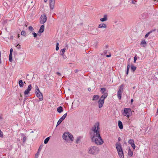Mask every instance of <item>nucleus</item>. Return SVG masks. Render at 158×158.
<instances>
[{
  "label": "nucleus",
  "mask_w": 158,
  "mask_h": 158,
  "mask_svg": "<svg viewBox=\"0 0 158 158\" xmlns=\"http://www.w3.org/2000/svg\"><path fill=\"white\" fill-rule=\"evenodd\" d=\"M99 125L98 122L96 123L91 128L89 134L92 142L97 145H101L104 141L100 136Z\"/></svg>",
  "instance_id": "f257e3e1"
},
{
  "label": "nucleus",
  "mask_w": 158,
  "mask_h": 158,
  "mask_svg": "<svg viewBox=\"0 0 158 158\" xmlns=\"http://www.w3.org/2000/svg\"><path fill=\"white\" fill-rule=\"evenodd\" d=\"M100 151L99 148L95 146H91L87 149L88 153L89 154L95 155L98 154Z\"/></svg>",
  "instance_id": "f03ea898"
},
{
  "label": "nucleus",
  "mask_w": 158,
  "mask_h": 158,
  "mask_svg": "<svg viewBox=\"0 0 158 158\" xmlns=\"http://www.w3.org/2000/svg\"><path fill=\"white\" fill-rule=\"evenodd\" d=\"M116 149L118 151L119 157L120 158H124L122 147L120 143H117L116 144Z\"/></svg>",
  "instance_id": "7ed1b4c3"
},
{
  "label": "nucleus",
  "mask_w": 158,
  "mask_h": 158,
  "mask_svg": "<svg viewBox=\"0 0 158 158\" xmlns=\"http://www.w3.org/2000/svg\"><path fill=\"white\" fill-rule=\"evenodd\" d=\"M108 96V93H106L104 95L102 96L100 99L98 101V107L99 108H102L104 104V101L105 99Z\"/></svg>",
  "instance_id": "20e7f679"
},
{
  "label": "nucleus",
  "mask_w": 158,
  "mask_h": 158,
  "mask_svg": "<svg viewBox=\"0 0 158 158\" xmlns=\"http://www.w3.org/2000/svg\"><path fill=\"white\" fill-rule=\"evenodd\" d=\"M123 114L125 116L128 117L131 114V109L130 108H124Z\"/></svg>",
  "instance_id": "39448f33"
},
{
  "label": "nucleus",
  "mask_w": 158,
  "mask_h": 158,
  "mask_svg": "<svg viewBox=\"0 0 158 158\" xmlns=\"http://www.w3.org/2000/svg\"><path fill=\"white\" fill-rule=\"evenodd\" d=\"M47 19V17L45 15H41L40 18V23L43 24L46 21Z\"/></svg>",
  "instance_id": "423d86ee"
},
{
  "label": "nucleus",
  "mask_w": 158,
  "mask_h": 158,
  "mask_svg": "<svg viewBox=\"0 0 158 158\" xmlns=\"http://www.w3.org/2000/svg\"><path fill=\"white\" fill-rule=\"evenodd\" d=\"M67 115V113H66L65 114L58 120V121L57 125H56V127L59 125L60 123L62 122V121L65 118H66V116Z\"/></svg>",
  "instance_id": "0eeeda50"
},
{
  "label": "nucleus",
  "mask_w": 158,
  "mask_h": 158,
  "mask_svg": "<svg viewBox=\"0 0 158 158\" xmlns=\"http://www.w3.org/2000/svg\"><path fill=\"white\" fill-rule=\"evenodd\" d=\"M36 96L39 99L40 101H42L43 99V96L42 93L40 92L35 93Z\"/></svg>",
  "instance_id": "6e6552de"
},
{
  "label": "nucleus",
  "mask_w": 158,
  "mask_h": 158,
  "mask_svg": "<svg viewBox=\"0 0 158 158\" xmlns=\"http://www.w3.org/2000/svg\"><path fill=\"white\" fill-rule=\"evenodd\" d=\"M55 0H49L50 7L51 9L54 8Z\"/></svg>",
  "instance_id": "1a4fd4ad"
},
{
  "label": "nucleus",
  "mask_w": 158,
  "mask_h": 158,
  "mask_svg": "<svg viewBox=\"0 0 158 158\" xmlns=\"http://www.w3.org/2000/svg\"><path fill=\"white\" fill-rule=\"evenodd\" d=\"M32 89V86L31 85H29L27 87V89L24 92V94L25 95L26 94H27L28 93H29V92L31 91Z\"/></svg>",
  "instance_id": "9d476101"
},
{
  "label": "nucleus",
  "mask_w": 158,
  "mask_h": 158,
  "mask_svg": "<svg viewBox=\"0 0 158 158\" xmlns=\"http://www.w3.org/2000/svg\"><path fill=\"white\" fill-rule=\"evenodd\" d=\"M69 135V132H64L63 135L62 137L64 139L66 140V141H68V139H67V136Z\"/></svg>",
  "instance_id": "9b49d317"
},
{
  "label": "nucleus",
  "mask_w": 158,
  "mask_h": 158,
  "mask_svg": "<svg viewBox=\"0 0 158 158\" xmlns=\"http://www.w3.org/2000/svg\"><path fill=\"white\" fill-rule=\"evenodd\" d=\"M44 25H42L41 26L40 28V29L38 33V35H39V33H42L44 32Z\"/></svg>",
  "instance_id": "f8f14e48"
},
{
  "label": "nucleus",
  "mask_w": 158,
  "mask_h": 158,
  "mask_svg": "<svg viewBox=\"0 0 158 158\" xmlns=\"http://www.w3.org/2000/svg\"><path fill=\"white\" fill-rule=\"evenodd\" d=\"M98 32L97 29H93L91 31V34L93 35H96L98 33Z\"/></svg>",
  "instance_id": "ddd939ff"
},
{
  "label": "nucleus",
  "mask_w": 158,
  "mask_h": 158,
  "mask_svg": "<svg viewBox=\"0 0 158 158\" xmlns=\"http://www.w3.org/2000/svg\"><path fill=\"white\" fill-rule=\"evenodd\" d=\"M107 16L106 15H104L103 18L100 19V20L101 22H104L107 21Z\"/></svg>",
  "instance_id": "4468645a"
},
{
  "label": "nucleus",
  "mask_w": 158,
  "mask_h": 158,
  "mask_svg": "<svg viewBox=\"0 0 158 158\" xmlns=\"http://www.w3.org/2000/svg\"><path fill=\"white\" fill-rule=\"evenodd\" d=\"M29 2H31V6H29V7L30 6H32L34 5V4L33 3V1H31L30 0H27L26 1L25 5H26L27 3H29Z\"/></svg>",
  "instance_id": "2eb2a0df"
},
{
  "label": "nucleus",
  "mask_w": 158,
  "mask_h": 158,
  "mask_svg": "<svg viewBox=\"0 0 158 158\" xmlns=\"http://www.w3.org/2000/svg\"><path fill=\"white\" fill-rule=\"evenodd\" d=\"M118 126L119 128L120 129H122L123 128V125L122 123L120 121H118Z\"/></svg>",
  "instance_id": "dca6fc26"
},
{
  "label": "nucleus",
  "mask_w": 158,
  "mask_h": 158,
  "mask_svg": "<svg viewBox=\"0 0 158 158\" xmlns=\"http://www.w3.org/2000/svg\"><path fill=\"white\" fill-rule=\"evenodd\" d=\"M99 96L98 95H94L93 96V98L92 99L93 101H97V100L99 98Z\"/></svg>",
  "instance_id": "f3484780"
},
{
  "label": "nucleus",
  "mask_w": 158,
  "mask_h": 158,
  "mask_svg": "<svg viewBox=\"0 0 158 158\" xmlns=\"http://www.w3.org/2000/svg\"><path fill=\"white\" fill-rule=\"evenodd\" d=\"M106 25L104 23H101L98 26V27L100 28H106Z\"/></svg>",
  "instance_id": "a211bd4d"
},
{
  "label": "nucleus",
  "mask_w": 158,
  "mask_h": 158,
  "mask_svg": "<svg viewBox=\"0 0 158 158\" xmlns=\"http://www.w3.org/2000/svg\"><path fill=\"white\" fill-rule=\"evenodd\" d=\"M106 91V88H101L100 89V91L101 92L102 94H103V95L106 93H105V92Z\"/></svg>",
  "instance_id": "6ab92c4d"
},
{
  "label": "nucleus",
  "mask_w": 158,
  "mask_h": 158,
  "mask_svg": "<svg viewBox=\"0 0 158 158\" xmlns=\"http://www.w3.org/2000/svg\"><path fill=\"white\" fill-rule=\"evenodd\" d=\"M122 92L118 91L117 92V96L119 100H120L121 98V95Z\"/></svg>",
  "instance_id": "aec40b11"
},
{
  "label": "nucleus",
  "mask_w": 158,
  "mask_h": 158,
  "mask_svg": "<svg viewBox=\"0 0 158 158\" xmlns=\"http://www.w3.org/2000/svg\"><path fill=\"white\" fill-rule=\"evenodd\" d=\"M136 67L134 66L133 64H132L131 65V69L132 71L134 72L136 70Z\"/></svg>",
  "instance_id": "412c9836"
},
{
  "label": "nucleus",
  "mask_w": 158,
  "mask_h": 158,
  "mask_svg": "<svg viewBox=\"0 0 158 158\" xmlns=\"http://www.w3.org/2000/svg\"><path fill=\"white\" fill-rule=\"evenodd\" d=\"M57 110L59 113H60L63 111V107L60 106L57 108Z\"/></svg>",
  "instance_id": "4be33fe9"
},
{
  "label": "nucleus",
  "mask_w": 158,
  "mask_h": 158,
  "mask_svg": "<svg viewBox=\"0 0 158 158\" xmlns=\"http://www.w3.org/2000/svg\"><path fill=\"white\" fill-rule=\"evenodd\" d=\"M40 92V91L39 90L38 87L37 86V85H35V93H37V92Z\"/></svg>",
  "instance_id": "5701e85b"
},
{
  "label": "nucleus",
  "mask_w": 158,
  "mask_h": 158,
  "mask_svg": "<svg viewBox=\"0 0 158 158\" xmlns=\"http://www.w3.org/2000/svg\"><path fill=\"white\" fill-rule=\"evenodd\" d=\"M141 44L143 45V47H145L146 46L147 44V43L145 41V40H142L141 42Z\"/></svg>",
  "instance_id": "b1692460"
},
{
  "label": "nucleus",
  "mask_w": 158,
  "mask_h": 158,
  "mask_svg": "<svg viewBox=\"0 0 158 158\" xmlns=\"http://www.w3.org/2000/svg\"><path fill=\"white\" fill-rule=\"evenodd\" d=\"M19 84L20 87H23L24 85L23 82V81L22 80H20L19 81Z\"/></svg>",
  "instance_id": "393cba45"
},
{
  "label": "nucleus",
  "mask_w": 158,
  "mask_h": 158,
  "mask_svg": "<svg viewBox=\"0 0 158 158\" xmlns=\"http://www.w3.org/2000/svg\"><path fill=\"white\" fill-rule=\"evenodd\" d=\"M65 50V48H63L61 49L60 52V54L62 56H63Z\"/></svg>",
  "instance_id": "a878e982"
},
{
  "label": "nucleus",
  "mask_w": 158,
  "mask_h": 158,
  "mask_svg": "<svg viewBox=\"0 0 158 158\" xmlns=\"http://www.w3.org/2000/svg\"><path fill=\"white\" fill-rule=\"evenodd\" d=\"M128 155L130 156H132L133 155V152L131 150L130 148H129L128 151Z\"/></svg>",
  "instance_id": "bb28decb"
},
{
  "label": "nucleus",
  "mask_w": 158,
  "mask_h": 158,
  "mask_svg": "<svg viewBox=\"0 0 158 158\" xmlns=\"http://www.w3.org/2000/svg\"><path fill=\"white\" fill-rule=\"evenodd\" d=\"M124 85L122 84L120 86H119V89L118 91H121L122 92L123 90V87Z\"/></svg>",
  "instance_id": "cd10ccee"
},
{
  "label": "nucleus",
  "mask_w": 158,
  "mask_h": 158,
  "mask_svg": "<svg viewBox=\"0 0 158 158\" xmlns=\"http://www.w3.org/2000/svg\"><path fill=\"white\" fill-rule=\"evenodd\" d=\"M67 138H69L71 140V141H73V135L71 134H70L69 133V135L68 136H67Z\"/></svg>",
  "instance_id": "c85d7f7f"
},
{
  "label": "nucleus",
  "mask_w": 158,
  "mask_h": 158,
  "mask_svg": "<svg viewBox=\"0 0 158 158\" xmlns=\"http://www.w3.org/2000/svg\"><path fill=\"white\" fill-rule=\"evenodd\" d=\"M130 67V64L129 62V64H127V72H126V74L127 75L129 71V69Z\"/></svg>",
  "instance_id": "c756f323"
},
{
  "label": "nucleus",
  "mask_w": 158,
  "mask_h": 158,
  "mask_svg": "<svg viewBox=\"0 0 158 158\" xmlns=\"http://www.w3.org/2000/svg\"><path fill=\"white\" fill-rule=\"evenodd\" d=\"M50 139V137L47 138L44 140V143L45 144H47Z\"/></svg>",
  "instance_id": "7c9ffc66"
},
{
  "label": "nucleus",
  "mask_w": 158,
  "mask_h": 158,
  "mask_svg": "<svg viewBox=\"0 0 158 158\" xmlns=\"http://www.w3.org/2000/svg\"><path fill=\"white\" fill-rule=\"evenodd\" d=\"M128 143L130 144L131 145L134 143V141L133 139H130L128 141Z\"/></svg>",
  "instance_id": "2f4dec72"
},
{
  "label": "nucleus",
  "mask_w": 158,
  "mask_h": 158,
  "mask_svg": "<svg viewBox=\"0 0 158 158\" xmlns=\"http://www.w3.org/2000/svg\"><path fill=\"white\" fill-rule=\"evenodd\" d=\"M9 59L10 61L11 62L12 59V54H10L9 56Z\"/></svg>",
  "instance_id": "473e14b6"
},
{
  "label": "nucleus",
  "mask_w": 158,
  "mask_h": 158,
  "mask_svg": "<svg viewBox=\"0 0 158 158\" xmlns=\"http://www.w3.org/2000/svg\"><path fill=\"white\" fill-rule=\"evenodd\" d=\"M28 29H29V30L30 31H32L34 30V29H33V27L31 26H30L28 27Z\"/></svg>",
  "instance_id": "72a5a7b5"
},
{
  "label": "nucleus",
  "mask_w": 158,
  "mask_h": 158,
  "mask_svg": "<svg viewBox=\"0 0 158 158\" xmlns=\"http://www.w3.org/2000/svg\"><path fill=\"white\" fill-rule=\"evenodd\" d=\"M21 35H23L24 36H25V35H26V32H25V31H21Z\"/></svg>",
  "instance_id": "f704fd0d"
},
{
  "label": "nucleus",
  "mask_w": 158,
  "mask_h": 158,
  "mask_svg": "<svg viewBox=\"0 0 158 158\" xmlns=\"http://www.w3.org/2000/svg\"><path fill=\"white\" fill-rule=\"evenodd\" d=\"M151 33L149 31L147 33L146 35L145 36V38H147L148 35H149V34Z\"/></svg>",
  "instance_id": "c9c22d12"
},
{
  "label": "nucleus",
  "mask_w": 158,
  "mask_h": 158,
  "mask_svg": "<svg viewBox=\"0 0 158 158\" xmlns=\"http://www.w3.org/2000/svg\"><path fill=\"white\" fill-rule=\"evenodd\" d=\"M32 34L33 35V36H34V37L35 38L37 37V34L36 33H35L34 32H33Z\"/></svg>",
  "instance_id": "e433bc0d"
},
{
  "label": "nucleus",
  "mask_w": 158,
  "mask_h": 158,
  "mask_svg": "<svg viewBox=\"0 0 158 158\" xmlns=\"http://www.w3.org/2000/svg\"><path fill=\"white\" fill-rule=\"evenodd\" d=\"M26 140V136H24L23 138V143L25 142Z\"/></svg>",
  "instance_id": "4c0bfd02"
},
{
  "label": "nucleus",
  "mask_w": 158,
  "mask_h": 158,
  "mask_svg": "<svg viewBox=\"0 0 158 158\" xmlns=\"http://www.w3.org/2000/svg\"><path fill=\"white\" fill-rule=\"evenodd\" d=\"M80 140V137H78L77 138L76 140V142L77 143H78V141H79Z\"/></svg>",
  "instance_id": "58836bf2"
},
{
  "label": "nucleus",
  "mask_w": 158,
  "mask_h": 158,
  "mask_svg": "<svg viewBox=\"0 0 158 158\" xmlns=\"http://www.w3.org/2000/svg\"><path fill=\"white\" fill-rule=\"evenodd\" d=\"M17 48L18 49H20L21 48V46L19 44H18L16 46Z\"/></svg>",
  "instance_id": "ea45409f"
},
{
  "label": "nucleus",
  "mask_w": 158,
  "mask_h": 158,
  "mask_svg": "<svg viewBox=\"0 0 158 158\" xmlns=\"http://www.w3.org/2000/svg\"><path fill=\"white\" fill-rule=\"evenodd\" d=\"M132 147L134 149L135 148V143H133V144H132L131 145Z\"/></svg>",
  "instance_id": "a19ab883"
},
{
  "label": "nucleus",
  "mask_w": 158,
  "mask_h": 158,
  "mask_svg": "<svg viewBox=\"0 0 158 158\" xmlns=\"http://www.w3.org/2000/svg\"><path fill=\"white\" fill-rule=\"evenodd\" d=\"M39 155L38 153H36L35 155V158H38Z\"/></svg>",
  "instance_id": "79ce46f5"
},
{
  "label": "nucleus",
  "mask_w": 158,
  "mask_h": 158,
  "mask_svg": "<svg viewBox=\"0 0 158 158\" xmlns=\"http://www.w3.org/2000/svg\"><path fill=\"white\" fill-rule=\"evenodd\" d=\"M43 147V144L41 145L40 146L39 148V150H41L42 149V148Z\"/></svg>",
  "instance_id": "37998d69"
},
{
  "label": "nucleus",
  "mask_w": 158,
  "mask_h": 158,
  "mask_svg": "<svg viewBox=\"0 0 158 158\" xmlns=\"http://www.w3.org/2000/svg\"><path fill=\"white\" fill-rule=\"evenodd\" d=\"M137 57L136 56H135V57H134V63H135L136 61L137 60Z\"/></svg>",
  "instance_id": "c03bdc74"
},
{
  "label": "nucleus",
  "mask_w": 158,
  "mask_h": 158,
  "mask_svg": "<svg viewBox=\"0 0 158 158\" xmlns=\"http://www.w3.org/2000/svg\"><path fill=\"white\" fill-rule=\"evenodd\" d=\"M0 136L1 137H3V134L2 133V131L0 130Z\"/></svg>",
  "instance_id": "a18cd8bd"
},
{
  "label": "nucleus",
  "mask_w": 158,
  "mask_h": 158,
  "mask_svg": "<svg viewBox=\"0 0 158 158\" xmlns=\"http://www.w3.org/2000/svg\"><path fill=\"white\" fill-rule=\"evenodd\" d=\"M56 74L58 75L59 76H61V74H60V73L59 72H57L56 73Z\"/></svg>",
  "instance_id": "49530a36"
},
{
  "label": "nucleus",
  "mask_w": 158,
  "mask_h": 158,
  "mask_svg": "<svg viewBox=\"0 0 158 158\" xmlns=\"http://www.w3.org/2000/svg\"><path fill=\"white\" fill-rule=\"evenodd\" d=\"M156 29H153L150 31L149 32H150L151 33H152L153 31H156Z\"/></svg>",
  "instance_id": "de8ad7c7"
},
{
  "label": "nucleus",
  "mask_w": 158,
  "mask_h": 158,
  "mask_svg": "<svg viewBox=\"0 0 158 158\" xmlns=\"http://www.w3.org/2000/svg\"><path fill=\"white\" fill-rule=\"evenodd\" d=\"M136 1L134 0H133L132 1H131V3L133 4H135V2H136Z\"/></svg>",
  "instance_id": "09e8293b"
},
{
  "label": "nucleus",
  "mask_w": 158,
  "mask_h": 158,
  "mask_svg": "<svg viewBox=\"0 0 158 158\" xmlns=\"http://www.w3.org/2000/svg\"><path fill=\"white\" fill-rule=\"evenodd\" d=\"M13 51V49L12 48H11L10 50V54H12Z\"/></svg>",
  "instance_id": "8fccbe9b"
},
{
  "label": "nucleus",
  "mask_w": 158,
  "mask_h": 158,
  "mask_svg": "<svg viewBox=\"0 0 158 158\" xmlns=\"http://www.w3.org/2000/svg\"><path fill=\"white\" fill-rule=\"evenodd\" d=\"M2 63L1 61V52H0V64Z\"/></svg>",
  "instance_id": "3c124183"
},
{
  "label": "nucleus",
  "mask_w": 158,
  "mask_h": 158,
  "mask_svg": "<svg viewBox=\"0 0 158 158\" xmlns=\"http://www.w3.org/2000/svg\"><path fill=\"white\" fill-rule=\"evenodd\" d=\"M59 48L58 46H56V51H58L59 50Z\"/></svg>",
  "instance_id": "603ef678"
},
{
  "label": "nucleus",
  "mask_w": 158,
  "mask_h": 158,
  "mask_svg": "<svg viewBox=\"0 0 158 158\" xmlns=\"http://www.w3.org/2000/svg\"><path fill=\"white\" fill-rule=\"evenodd\" d=\"M106 56V57H109L111 56V54H110L109 55H107Z\"/></svg>",
  "instance_id": "864d4df0"
},
{
  "label": "nucleus",
  "mask_w": 158,
  "mask_h": 158,
  "mask_svg": "<svg viewBox=\"0 0 158 158\" xmlns=\"http://www.w3.org/2000/svg\"><path fill=\"white\" fill-rule=\"evenodd\" d=\"M103 52L104 54H106L107 53V51L106 50H105Z\"/></svg>",
  "instance_id": "5fc2aeb1"
},
{
  "label": "nucleus",
  "mask_w": 158,
  "mask_h": 158,
  "mask_svg": "<svg viewBox=\"0 0 158 158\" xmlns=\"http://www.w3.org/2000/svg\"><path fill=\"white\" fill-rule=\"evenodd\" d=\"M88 90L89 91H90L91 90V88H89L88 89Z\"/></svg>",
  "instance_id": "6e6d98bb"
},
{
  "label": "nucleus",
  "mask_w": 158,
  "mask_h": 158,
  "mask_svg": "<svg viewBox=\"0 0 158 158\" xmlns=\"http://www.w3.org/2000/svg\"><path fill=\"white\" fill-rule=\"evenodd\" d=\"M133 101H134V100H133V99H131V103H132V102H133Z\"/></svg>",
  "instance_id": "4d7b16f0"
},
{
  "label": "nucleus",
  "mask_w": 158,
  "mask_h": 158,
  "mask_svg": "<svg viewBox=\"0 0 158 158\" xmlns=\"http://www.w3.org/2000/svg\"><path fill=\"white\" fill-rule=\"evenodd\" d=\"M41 150H39V149H38V151L37 153H38V154L39 153V152H40Z\"/></svg>",
  "instance_id": "13d9d810"
},
{
  "label": "nucleus",
  "mask_w": 158,
  "mask_h": 158,
  "mask_svg": "<svg viewBox=\"0 0 158 158\" xmlns=\"http://www.w3.org/2000/svg\"><path fill=\"white\" fill-rule=\"evenodd\" d=\"M27 99L26 98H25L24 99V101H23V102H24L26 101V100Z\"/></svg>",
  "instance_id": "bf43d9fd"
},
{
  "label": "nucleus",
  "mask_w": 158,
  "mask_h": 158,
  "mask_svg": "<svg viewBox=\"0 0 158 158\" xmlns=\"http://www.w3.org/2000/svg\"><path fill=\"white\" fill-rule=\"evenodd\" d=\"M121 140V138L120 137L118 138V141H120Z\"/></svg>",
  "instance_id": "052dcab7"
},
{
  "label": "nucleus",
  "mask_w": 158,
  "mask_h": 158,
  "mask_svg": "<svg viewBox=\"0 0 158 158\" xmlns=\"http://www.w3.org/2000/svg\"><path fill=\"white\" fill-rule=\"evenodd\" d=\"M59 46V43H57L56 44V46Z\"/></svg>",
  "instance_id": "680f3d73"
},
{
  "label": "nucleus",
  "mask_w": 158,
  "mask_h": 158,
  "mask_svg": "<svg viewBox=\"0 0 158 158\" xmlns=\"http://www.w3.org/2000/svg\"><path fill=\"white\" fill-rule=\"evenodd\" d=\"M75 73H77L78 72V70H75Z\"/></svg>",
  "instance_id": "e2e57ef3"
},
{
  "label": "nucleus",
  "mask_w": 158,
  "mask_h": 158,
  "mask_svg": "<svg viewBox=\"0 0 158 158\" xmlns=\"http://www.w3.org/2000/svg\"><path fill=\"white\" fill-rule=\"evenodd\" d=\"M48 0H44V2H46Z\"/></svg>",
  "instance_id": "0e129e2a"
},
{
  "label": "nucleus",
  "mask_w": 158,
  "mask_h": 158,
  "mask_svg": "<svg viewBox=\"0 0 158 158\" xmlns=\"http://www.w3.org/2000/svg\"><path fill=\"white\" fill-rule=\"evenodd\" d=\"M19 22H20V20H19V19L18 21V23H19Z\"/></svg>",
  "instance_id": "69168bd1"
},
{
  "label": "nucleus",
  "mask_w": 158,
  "mask_h": 158,
  "mask_svg": "<svg viewBox=\"0 0 158 158\" xmlns=\"http://www.w3.org/2000/svg\"><path fill=\"white\" fill-rule=\"evenodd\" d=\"M156 113H158V108L157 109V112Z\"/></svg>",
  "instance_id": "338daca9"
},
{
  "label": "nucleus",
  "mask_w": 158,
  "mask_h": 158,
  "mask_svg": "<svg viewBox=\"0 0 158 158\" xmlns=\"http://www.w3.org/2000/svg\"><path fill=\"white\" fill-rule=\"evenodd\" d=\"M19 34L18 35V37L19 38Z\"/></svg>",
  "instance_id": "774afa93"
}]
</instances>
